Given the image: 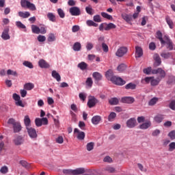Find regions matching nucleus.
I'll use <instances>...</instances> for the list:
<instances>
[{
  "mask_svg": "<svg viewBox=\"0 0 175 175\" xmlns=\"http://www.w3.org/2000/svg\"><path fill=\"white\" fill-rule=\"evenodd\" d=\"M117 28V26L113 23H103L100 25L98 29L99 31H110V29H116Z\"/></svg>",
  "mask_w": 175,
  "mask_h": 175,
  "instance_id": "1",
  "label": "nucleus"
},
{
  "mask_svg": "<svg viewBox=\"0 0 175 175\" xmlns=\"http://www.w3.org/2000/svg\"><path fill=\"white\" fill-rule=\"evenodd\" d=\"M163 39L164 43L161 46H165V44H167V50L172 51V50H173V42L172 41V40H170V38H169V36L165 35L163 36Z\"/></svg>",
  "mask_w": 175,
  "mask_h": 175,
  "instance_id": "2",
  "label": "nucleus"
},
{
  "mask_svg": "<svg viewBox=\"0 0 175 175\" xmlns=\"http://www.w3.org/2000/svg\"><path fill=\"white\" fill-rule=\"evenodd\" d=\"M111 81L116 85H124L126 83L122 78L116 76L111 77Z\"/></svg>",
  "mask_w": 175,
  "mask_h": 175,
  "instance_id": "3",
  "label": "nucleus"
},
{
  "mask_svg": "<svg viewBox=\"0 0 175 175\" xmlns=\"http://www.w3.org/2000/svg\"><path fill=\"white\" fill-rule=\"evenodd\" d=\"M152 75H158V74L160 75V76L157 77H160L161 80H162V79H163L165 76H166V72L161 68L152 70Z\"/></svg>",
  "mask_w": 175,
  "mask_h": 175,
  "instance_id": "4",
  "label": "nucleus"
},
{
  "mask_svg": "<svg viewBox=\"0 0 175 175\" xmlns=\"http://www.w3.org/2000/svg\"><path fill=\"white\" fill-rule=\"evenodd\" d=\"M126 53H128V48L125 46H121L117 50L116 53V57H124V55H125Z\"/></svg>",
  "mask_w": 175,
  "mask_h": 175,
  "instance_id": "5",
  "label": "nucleus"
},
{
  "mask_svg": "<svg viewBox=\"0 0 175 175\" xmlns=\"http://www.w3.org/2000/svg\"><path fill=\"white\" fill-rule=\"evenodd\" d=\"M126 125L127 128H130V129L135 128V126L137 125V122L136 121V118H131L129 119L126 122Z\"/></svg>",
  "mask_w": 175,
  "mask_h": 175,
  "instance_id": "6",
  "label": "nucleus"
},
{
  "mask_svg": "<svg viewBox=\"0 0 175 175\" xmlns=\"http://www.w3.org/2000/svg\"><path fill=\"white\" fill-rule=\"evenodd\" d=\"M27 133L31 139H36L38 137V133L36 130L32 127H27Z\"/></svg>",
  "mask_w": 175,
  "mask_h": 175,
  "instance_id": "7",
  "label": "nucleus"
},
{
  "mask_svg": "<svg viewBox=\"0 0 175 175\" xmlns=\"http://www.w3.org/2000/svg\"><path fill=\"white\" fill-rule=\"evenodd\" d=\"M69 12L71 16H80V14H81V12L79 7H72L70 8Z\"/></svg>",
  "mask_w": 175,
  "mask_h": 175,
  "instance_id": "8",
  "label": "nucleus"
},
{
  "mask_svg": "<svg viewBox=\"0 0 175 175\" xmlns=\"http://www.w3.org/2000/svg\"><path fill=\"white\" fill-rule=\"evenodd\" d=\"M15 146H21L24 143V137L22 135H16L13 140Z\"/></svg>",
  "mask_w": 175,
  "mask_h": 175,
  "instance_id": "9",
  "label": "nucleus"
},
{
  "mask_svg": "<svg viewBox=\"0 0 175 175\" xmlns=\"http://www.w3.org/2000/svg\"><path fill=\"white\" fill-rule=\"evenodd\" d=\"M74 133H77V138L78 140H84L85 137V133L83 131H80L79 129H75Z\"/></svg>",
  "mask_w": 175,
  "mask_h": 175,
  "instance_id": "10",
  "label": "nucleus"
},
{
  "mask_svg": "<svg viewBox=\"0 0 175 175\" xmlns=\"http://www.w3.org/2000/svg\"><path fill=\"white\" fill-rule=\"evenodd\" d=\"M98 103V99L95 98V97L92 96L90 98H89L88 101V106L90 107V109L94 107L95 105H96Z\"/></svg>",
  "mask_w": 175,
  "mask_h": 175,
  "instance_id": "11",
  "label": "nucleus"
},
{
  "mask_svg": "<svg viewBox=\"0 0 175 175\" xmlns=\"http://www.w3.org/2000/svg\"><path fill=\"white\" fill-rule=\"evenodd\" d=\"M154 59L155 61L154 63V68H157V66H159V65L162 64V61L161 60V57H159V55L158 53H156L154 55Z\"/></svg>",
  "mask_w": 175,
  "mask_h": 175,
  "instance_id": "12",
  "label": "nucleus"
},
{
  "mask_svg": "<svg viewBox=\"0 0 175 175\" xmlns=\"http://www.w3.org/2000/svg\"><path fill=\"white\" fill-rule=\"evenodd\" d=\"M38 65L40 68H42V69H47L50 68V64L46 62L44 59H40L38 62Z\"/></svg>",
  "mask_w": 175,
  "mask_h": 175,
  "instance_id": "13",
  "label": "nucleus"
},
{
  "mask_svg": "<svg viewBox=\"0 0 175 175\" xmlns=\"http://www.w3.org/2000/svg\"><path fill=\"white\" fill-rule=\"evenodd\" d=\"M135 58H140L143 57V49L140 46H135Z\"/></svg>",
  "mask_w": 175,
  "mask_h": 175,
  "instance_id": "14",
  "label": "nucleus"
},
{
  "mask_svg": "<svg viewBox=\"0 0 175 175\" xmlns=\"http://www.w3.org/2000/svg\"><path fill=\"white\" fill-rule=\"evenodd\" d=\"M1 38L3 40H9L10 36L9 35V29H5L1 34Z\"/></svg>",
  "mask_w": 175,
  "mask_h": 175,
  "instance_id": "15",
  "label": "nucleus"
},
{
  "mask_svg": "<svg viewBox=\"0 0 175 175\" xmlns=\"http://www.w3.org/2000/svg\"><path fill=\"white\" fill-rule=\"evenodd\" d=\"M122 103H128L129 105H132L135 102V98L133 97H124L122 98Z\"/></svg>",
  "mask_w": 175,
  "mask_h": 175,
  "instance_id": "16",
  "label": "nucleus"
},
{
  "mask_svg": "<svg viewBox=\"0 0 175 175\" xmlns=\"http://www.w3.org/2000/svg\"><path fill=\"white\" fill-rule=\"evenodd\" d=\"M156 38L159 40L161 44L163 45V44L165 43V39L163 38L162 32H161V31H157L156 32Z\"/></svg>",
  "mask_w": 175,
  "mask_h": 175,
  "instance_id": "17",
  "label": "nucleus"
},
{
  "mask_svg": "<svg viewBox=\"0 0 175 175\" xmlns=\"http://www.w3.org/2000/svg\"><path fill=\"white\" fill-rule=\"evenodd\" d=\"M14 129V133H18L19 132H21V129H23V127L21 126V124L20 122H17L13 126Z\"/></svg>",
  "mask_w": 175,
  "mask_h": 175,
  "instance_id": "18",
  "label": "nucleus"
},
{
  "mask_svg": "<svg viewBox=\"0 0 175 175\" xmlns=\"http://www.w3.org/2000/svg\"><path fill=\"white\" fill-rule=\"evenodd\" d=\"M161 77H157L156 79L154 77H152V81H151V83L150 85H152V87H155L157 85H158L159 84V83H161Z\"/></svg>",
  "mask_w": 175,
  "mask_h": 175,
  "instance_id": "19",
  "label": "nucleus"
},
{
  "mask_svg": "<svg viewBox=\"0 0 175 175\" xmlns=\"http://www.w3.org/2000/svg\"><path fill=\"white\" fill-rule=\"evenodd\" d=\"M100 120H102V118L99 116H95L92 118V122L94 125H98L99 122H100Z\"/></svg>",
  "mask_w": 175,
  "mask_h": 175,
  "instance_id": "20",
  "label": "nucleus"
},
{
  "mask_svg": "<svg viewBox=\"0 0 175 175\" xmlns=\"http://www.w3.org/2000/svg\"><path fill=\"white\" fill-rule=\"evenodd\" d=\"M19 17L22 18H28L31 16V13L29 12H18V13Z\"/></svg>",
  "mask_w": 175,
  "mask_h": 175,
  "instance_id": "21",
  "label": "nucleus"
},
{
  "mask_svg": "<svg viewBox=\"0 0 175 175\" xmlns=\"http://www.w3.org/2000/svg\"><path fill=\"white\" fill-rule=\"evenodd\" d=\"M160 55L162 58H164V59H169V58L172 57V52L163 51L160 54Z\"/></svg>",
  "mask_w": 175,
  "mask_h": 175,
  "instance_id": "22",
  "label": "nucleus"
},
{
  "mask_svg": "<svg viewBox=\"0 0 175 175\" xmlns=\"http://www.w3.org/2000/svg\"><path fill=\"white\" fill-rule=\"evenodd\" d=\"M24 88L27 91H31V90H33L35 88V85L32 83H27L24 85Z\"/></svg>",
  "mask_w": 175,
  "mask_h": 175,
  "instance_id": "23",
  "label": "nucleus"
},
{
  "mask_svg": "<svg viewBox=\"0 0 175 175\" xmlns=\"http://www.w3.org/2000/svg\"><path fill=\"white\" fill-rule=\"evenodd\" d=\"M84 173H85V170H84V168H78L77 170H72L73 175L84 174Z\"/></svg>",
  "mask_w": 175,
  "mask_h": 175,
  "instance_id": "24",
  "label": "nucleus"
},
{
  "mask_svg": "<svg viewBox=\"0 0 175 175\" xmlns=\"http://www.w3.org/2000/svg\"><path fill=\"white\" fill-rule=\"evenodd\" d=\"M92 77L96 80V81H100L102 80V75L98 72H94Z\"/></svg>",
  "mask_w": 175,
  "mask_h": 175,
  "instance_id": "25",
  "label": "nucleus"
},
{
  "mask_svg": "<svg viewBox=\"0 0 175 175\" xmlns=\"http://www.w3.org/2000/svg\"><path fill=\"white\" fill-rule=\"evenodd\" d=\"M52 77H53V79H55V80H57V81H61V75H59V73H58L55 70L52 71Z\"/></svg>",
  "mask_w": 175,
  "mask_h": 175,
  "instance_id": "26",
  "label": "nucleus"
},
{
  "mask_svg": "<svg viewBox=\"0 0 175 175\" xmlns=\"http://www.w3.org/2000/svg\"><path fill=\"white\" fill-rule=\"evenodd\" d=\"M151 126V122L148 121L139 125L140 129H148Z\"/></svg>",
  "mask_w": 175,
  "mask_h": 175,
  "instance_id": "27",
  "label": "nucleus"
},
{
  "mask_svg": "<svg viewBox=\"0 0 175 175\" xmlns=\"http://www.w3.org/2000/svg\"><path fill=\"white\" fill-rule=\"evenodd\" d=\"M120 102V100L116 97L114 98H111L109 100V103L110 105H111L112 106L113 105H118Z\"/></svg>",
  "mask_w": 175,
  "mask_h": 175,
  "instance_id": "28",
  "label": "nucleus"
},
{
  "mask_svg": "<svg viewBox=\"0 0 175 175\" xmlns=\"http://www.w3.org/2000/svg\"><path fill=\"white\" fill-rule=\"evenodd\" d=\"M20 165L23 166V167H25V169H30L31 168V164L28 163V162L21 160L19 162Z\"/></svg>",
  "mask_w": 175,
  "mask_h": 175,
  "instance_id": "29",
  "label": "nucleus"
},
{
  "mask_svg": "<svg viewBox=\"0 0 175 175\" xmlns=\"http://www.w3.org/2000/svg\"><path fill=\"white\" fill-rule=\"evenodd\" d=\"M78 68H79L81 70H85V69L88 68V64L84 62H82L78 64Z\"/></svg>",
  "mask_w": 175,
  "mask_h": 175,
  "instance_id": "30",
  "label": "nucleus"
},
{
  "mask_svg": "<svg viewBox=\"0 0 175 175\" xmlns=\"http://www.w3.org/2000/svg\"><path fill=\"white\" fill-rule=\"evenodd\" d=\"M31 31L33 33H37V34L40 33V28H39V27L35 25H31Z\"/></svg>",
  "mask_w": 175,
  "mask_h": 175,
  "instance_id": "31",
  "label": "nucleus"
},
{
  "mask_svg": "<svg viewBox=\"0 0 175 175\" xmlns=\"http://www.w3.org/2000/svg\"><path fill=\"white\" fill-rule=\"evenodd\" d=\"M72 49L74 51H80L81 50V44L80 42H75Z\"/></svg>",
  "mask_w": 175,
  "mask_h": 175,
  "instance_id": "32",
  "label": "nucleus"
},
{
  "mask_svg": "<svg viewBox=\"0 0 175 175\" xmlns=\"http://www.w3.org/2000/svg\"><path fill=\"white\" fill-rule=\"evenodd\" d=\"M105 77L108 80H110L111 81V77H114L115 76L113 75V70H109L105 73Z\"/></svg>",
  "mask_w": 175,
  "mask_h": 175,
  "instance_id": "33",
  "label": "nucleus"
},
{
  "mask_svg": "<svg viewBox=\"0 0 175 175\" xmlns=\"http://www.w3.org/2000/svg\"><path fill=\"white\" fill-rule=\"evenodd\" d=\"M47 17L50 21H52V23H55V15L53 14L52 12H49L47 14Z\"/></svg>",
  "mask_w": 175,
  "mask_h": 175,
  "instance_id": "34",
  "label": "nucleus"
},
{
  "mask_svg": "<svg viewBox=\"0 0 175 175\" xmlns=\"http://www.w3.org/2000/svg\"><path fill=\"white\" fill-rule=\"evenodd\" d=\"M165 20H166V23L169 25L170 29H173V27H174L173 21H172V19H170V17H169V16H167L165 18Z\"/></svg>",
  "mask_w": 175,
  "mask_h": 175,
  "instance_id": "35",
  "label": "nucleus"
},
{
  "mask_svg": "<svg viewBox=\"0 0 175 175\" xmlns=\"http://www.w3.org/2000/svg\"><path fill=\"white\" fill-rule=\"evenodd\" d=\"M86 85L88 88H91L92 87V84H94V81H92V78L88 77L85 81Z\"/></svg>",
  "mask_w": 175,
  "mask_h": 175,
  "instance_id": "36",
  "label": "nucleus"
},
{
  "mask_svg": "<svg viewBox=\"0 0 175 175\" xmlns=\"http://www.w3.org/2000/svg\"><path fill=\"white\" fill-rule=\"evenodd\" d=\"M94 146H95V143L94 142L88 143L86 145V150L88 151H92V150H94Z\"/></svg>",
  "mask_w": 175,
  "mask_h": 175,
  "instance_id": "37",
  "label": "nucleus"
},
{
  "mask_svg": "<svg viewBox=\"0 0 175 175\" xmlns=\"http://www.w3.org/2000/svg\"><path fill=\"white\" fill-rule=\"evenodd\" d=\"M117 117V114L115 112H111L108 116V121L113 122L114 119Z\"/></svg>",
  "mask_w": 175,
  "mask_h": 175,
  "instance_id": "38",
  "label": "nucleus"
},
{
  "mask_svg": "<svg viewBox=\"0 0 175 175\" xmlns=\"http://www.w3.org/2000/svg\"><path fill=\"white\" fill-rule=\"evenodd\" d=\"M126 90H136V84L133 83H129L125 85Z\"/></svg>",
  "mask_w": 175,
  "mask_h": 175,
  "instance_id": "39",
  "label": "nucleus"
},
{
  "mask_svg": "<svg viewBox=\"0 0 175 175\" xmlns=\"http://www.w3.org/2000/svg\"><path fill=\"white\" fill-rule=\"evenodd\" d=\"M122 17L126 23H129V21H132V16L131 15H128L126 14H122Z\"/></svg>",
  "mask_w": 175,
  "mask_h": 175,
  "instance_id": "40",
  "label": "nucleus"
},
{
  "mask_svg": "<svg viewBox=\"0 0 175 175\" xmlns=\"http://www.w3.org/2000/svg\"><path fill=\"white\" fill-rule=\"evenodd\" d=\"M86 24L88 25V27H98V23L94 22L93 21L91 20H88L86 21Z\"/></svg>",
  "mask_w": 175,
  "mask_h": 175,
  "instance_id": "41",
  "label": "nucleus"
},
{
  "mask_svg": "<svg viewBox=\"0 0 175 175\" xmlns=\"http://www.w3.org/2000/svg\"><path fill=\"white\" fill-rule=\"evenodd\" d=\"M159 98L157 97H154L148 103L149 106H154V105H157V102H158Z\"/></svg>",
  "mask_w": 175,
  "mask_h": 175,
  "instance_id": "42",
  "label": "nucleus"
},
{
  "mask_svg": "<svg viewBox=\"0 0 175 175\" xmlns=\"http://www.w3.org/2000/svg\"><path fill=\"white\" fill-rule=\"evenodd\" d=\"M167 83V84H169V85H173V84H175L174 76H170Z\"/></svg>",
  "mask_w": 175,
  "mask_h": 175,
  "instance_id": "43",
  "label": "nucleus"
},
{
  "mask_svg": "<svg viewBox=\"0 0 175 175\" xmlns=\"http://www.w3.org/2000/svg\"><path fill=\"white\" fill-rule=\"evenodd\" d=\"M24 122H25V126H29V125H31V119H29V116H25Z\"/></svg>",
  "mask_w": 175,
  "mask_h": 175,
  "instance_id": "44",
  "label": "nucleus"
},
{
  "mask_svg": "<svg viewBox=\"0 0 175 175\" xmlns=\"http://www.w3.org/2000/svg\"><path fill=\"white\" fill-rule=\"evenodd\" d=\"M156 122L160 123L161 121H163V115H157L154 118Z\"/></svg>",
  "mask_w": 175,
  "mask_h": 175,
  "instance_id": "45",
  "label": "nucleus"
},
{
  "mask_svg": "<svg viewBox=\"0 0 175 175\" xmlns=\"http://www.w3.org/2000/svg\"><path fill=\"white\" fill-rule=\"evenodd\" d=\"M8 172L9 168L6 165L1 167L0 169V172L1 173V174H6V173H8Z\"/></svg>",
  "mask_w": 175,
  "mask_h": 175,
  "instance_id": "46",
  "label": "nucleus"
},
{
  "mask_svg": "<svg viewBox=\"0 0 175 175\" xmlns=\"http://www.w3.org/2000/svg\"><path fill=\"white\" fill-rule=\"evenodd\" d=\"M16 25L18 28H20L21 29H25V28H27V27L24 24H23L21 21H16Z\"/></svg>",
  "mask_w": 175,
  "mask_h": 175,
  "instance_id": "47",
  "label": "nucleus"
},
{
  "mask_svg": "<svg viewBox=\"0 0 175 175\" xmlns=\"http://www.w3.org/2000/svg\"><path fill=\"white\" fill-rule=\"evenodd\" d=\"M102 17H104V18H107V20H112L113 16L111 15H109V14L106 12H101Z\"/></svg>",
  "mask_w": 175,
  "mask_h": 175,
  "instance_id": "48",
  "label": "nucleus"
},
{
  "mask_svg": "<svg viewBox=\"0 0 175 175\" xmlns=\"http://www.w3.org/2000/svg\"><path fill=\"white\" fill-rule=\"evenodd\" d=\"M23 64L24 65V66H26L27 68H29V69H33V64H32L31 62L25 61L23 63Z\"/></svg>",
  "mask_w": 175,
  "mask_h": 175,
  "instance_id": "49",
  "label": "nucleus"
},
{
  "mask_svg": "<svg viewBox=\"0 0 175 175\" xmlns=\"http://www.w3.org/2000/svg\"><path fill=\"white\" fill-rule=\"evenodd\" d=\"M117 69L118 72H124L126 69V65L122 64L118 66Z\"/></svg>",
  "mask_w": 175,
  "mask_h": 175,
  "instance_id": "50",
  "label": "nucleus"
},
{
  "mask_svg": "<svg viewBox=\"0 0 175 175\" xmlns=\"http://www.w3.org/2000/svg\"><path fill=\"white\" fill-rule=\"evenodd\" d=\"M7 75L8 76H15V77H17L18 75H17V72L16 71H14V70H12L10 69L8 70H7Z\"/></svg>",
  "mask_w": 175,
  "mask_h": 175,
  "instance_id": "51",
  "label": "nucleus"
},
{
  "mask_svg": "<svg viewBox=\"0 0 175 175\" xmlns=\"http://www.w3.org/2000/svg\"><path fill=\"white\" fill-rule=\"evenodd\" d=\"M79 97L81 99V100H83L84 102V100L87 99V94L84 92H81L79 94Z\"/></svg>",
  "mask_w": 175,
  "mask_h": 175,
  "instance_id": "52",
  "label": "nucleus"
},
{
  "mask_svg": "<svg viewBox=\"0 0 175 175\" xmlns=\"http://www.w3.org/2000/svg\"><path fill=\"white\" fill-rule=\"evenodd\" d=\"M57 13H58L60 18H65V12H64V10H62V9L59 8L57 10Z\"/></svg>",
  "mask_w": 175,
  "mask_h": 175,
  "instance_id": "53",
  "label": "nucleus"
},
{
  "mask_svg": "<svg viewBox=\"0 0 175 175\" xmlns=\"http://www.w3.org/2000/svg\"><path fill=\"white\" fill-rule=\"evenodd\" d=\"M28 3H29V1L27 0H21V5L22 6V8H27L28 6Z\"/></svg>",
  "mask_w": 175,
  "mask_h": 175,
  "instance_id": "54",
  "label": "nucleus"
},
{
  "mask_svg": "<svg viewBox=\"0 0 175 175\" xmlns=\"http://www.w3.org/2000/svg\"><path fill=\"white\" fill-rule=\"evenodd\" d=\"M137 166H138V168L139 169V170H141L144 173H146V172H147V168L144 167L143 164L137 163Z\"/></svg>",
  "mask_w": 175,
  "mask_h": 175,
  "instance_id": "55",
  "label": "nucleus"
},
{
  "mask_svg": "<svg viewBox=\"0 0 175 175\" xmlns=\"http://www.w3.org/2000/svg\"><path fill=\"white\" fill-rule=\"evenodd\" d=\"M55 36L54 33H50L48 37V42H55Z\"/></svg>",
  "mask_w": 175,
  "mask_h": 175,
  "instance_id": "56",
  "label": "nucleus"
},
{
  "mask_svg": "<svg viewBox=\"0 0 175 175\" xmlns=\"http://www.w3.org/2000/svg\"><path fill=\"white\" fill-rule=\"evenodd\" d=\"M28 3V5H27V8L28 9H30V10H36V6H35V4L29 2V3Z\"/></svg>",
  "mask_w": 175,
  "mask_h": 175,
  "instance_id": "57",
  "label": "nucleus"
},
{
  "mask_svg": "<svg viewBox=\"0 0 175 175\" xmlns=\"http://www.w3.org/2000/svg\"><path fill=\"white\" fill-rule=\"evenodd\" d=\"M105 170L108 173H114L116 172V169L113 167H106Z\"/></svg>",
  "mask_w": 175,
  "mask_h": 175,
  "instance_id": "58",
  "label": "nucleus"
},
{
  "mask_svg": "<svg viewBox=\"0 0 175 175\" xmlns=\"http://www.w3.org/2000/svg\"><path fill=\"white\" fill-rule=\"evenodd\" d=\"M152 80V77H146L144 79L142 80V81H145L146 84H151V81Z\"/></svg>",
  "mask_w": 175,
  "mask_h": 175,
  "instance_id": "59",
  "label": "nucleus"
},
{
  "mask_svg": "<svg viewBox=\"0 0 175 175\" xmlns=\"http://www.w3.org/2000/svg\"><path fill=\"white\" fill-rule=\"evenodd\" d=\"M35 124H36V125L37 126H42V120H41V119L40 118H36V120H35Z\"/></svg>",
  "mask_w": 175,
  "mask_h": 175,
  "instance_id": "60",
  "label": "nucleus"
},
{
  "mask_svg": "<svg viewBox=\"0 0 175 175\" xmlns=\"http://www.w3.org/2000/svg\"><path fill=\"white\" fill-rule=\"evenodd\" d=\"M38 42H46V36H42V35H39L38 36Z\"/></svg>",
  "mask_w": 175,
  "mask_h": 175,
  "instance_id": "61",
  "label": "nucleus"
},
{
  "mask_svg": "<svg viewBox=\"0 0 175 175\" xmlns=\"http://www.w3.org/2000/svg\"><path fill=\"white\" fill-rule=\"evenodd\" d=\"M175 150V142H172L169 144V151H174Z\"/></svg>",
  "mask_w": 175,
  "mask_h": 175,
  "instance_id": "62",
  "label": "nucleus"
},
{
  "mask_svg": "<svg viewBox=\"0 0 175 175\" xmlns=\"http://www.w3.org/2000/svg\"><path fill=\"white\" fill-rule=\"evenodd\" d=\"M168 136L172 139V140H174L175 139V131H172L169 133Z\"/></svg>",
  "mask_w": 175,
  "mask_h": 175,
  "instance_id": "63",
  "label": "nucleus"
},
{
  "mask_svg": "<svg viewBox=\"0 0 175 175\" xmlns=\"http://www.w3.org/2000/svg\"><path fill=\"white\" fill-rule=\"evenodd\" d=\"M170 109H171V110H175V100H173L170 103Z\"/></svg>",
  "mask_w": 175,
  "mask_h": 175,
  "instance_id": "64",
  "label": "nucleus"
}]
</instances>
